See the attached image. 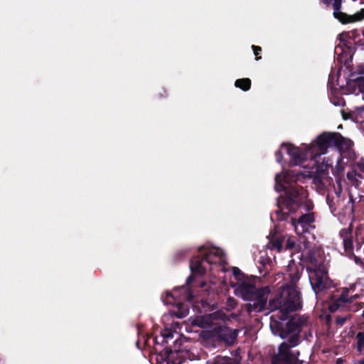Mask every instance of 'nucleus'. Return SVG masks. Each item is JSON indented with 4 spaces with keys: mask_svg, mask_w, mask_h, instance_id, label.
I'll return each mask as SVG.
<instances>
[{
    "mask_svg": "<svg viewBox=\"0 0 364 364\" xmlns=\"http://www.w3.org/2000/svg\"><path fill=\"white\" fill-rule=\"evenodd\" d=\"M349 290L348 288H344L339 295L338 297H336L334 295L331 296L332 302L328 306V309L331 312H335L338 310L341 307L345 306L346 304H350L353 301L354 299L357 298L358 296L355 295L348 297Z\"/></svg>",
    "mask_w": 364,
    "mask_h": 364,
    "instance_id": "obj_12",
    "label": "nucleus"
},
{
    "mask_svg": "<svg viewBox=\"0 0 364 364\" xmlns=\"http://www.w3.org/2000/svg\"><path fill=\"white\" fill-rule=\"evenodd\" d=\"M341 361V359H338V360L336 361V363L337 364H341V363H340Z\"/></svg>",
    "mask_w": 364,
    "mask_h": 364,
    "instance_id": "obj_42",
    "label": "nucleus"
},
{
    "mask_svg": "<svg viewBox=\"0 0 364 364\" xmlns=\"http://www.w3.org/2000/svg\"><path fill=\"white\" fill-rule=\"evenodd\" d=\"M343 142V136L338 132H323L308 147L311 158H316L327 152L332 146H338Z\"/></svg>",
    "mask_w": 364,
    "mask_h": 364,
    "instance_id": "obj_7",
    "label": "nucleus"
},
{
    "mask_svg": "<svg viewBox=\"0 0 364 364\" xmlns=\"http://www.w3.org/2000/svg\"><path fill=\"white\" fill-rule=\"evenodd\" d=\"M351 146H352V141L350 140L346 139V138L343 137V142H341V145L338 146H335V147L337 148L338 149H339L340 151H341V150L348 151V150L350 149Z\"/></svg>",
    "mask_w": 364,
    "mask_h": 364,
    "instance_id": "obj_25",
    "label": "nucleus"
},
{
    "mask_svg": "<svg viewBox=\"0 0 364 364\" xmlns=\"http://www.w3.org/2000/svg\"><path fill=\"white\" fill-rule=\"evenodd\" d=\"M306 259L309 263V265L307 267H320V265H324L323 263H318L315 250H309L307 255Z\"/></svg>",
    "mask_w": 364,
    "mask_h": 364,
    "instance_id": "obj_20",
    "label": "nucleus"
},
{
    "mask_svg": "<svg viewBox=\"0 0 364 364\" xmlns=\"http://www.w3.org/2000/svg\"><path fill=\"white\" fill-rule=\"evenodd\" d=\"M307 197V191L303 186H294L289 187L287 190V198L284 200V209L291 213H295L299 208L304 205L307 213H311V210L314 208V203Z\"/></svg>",
    "mask_w": 364,
    "mask_h": 364,
    "instance_id": "obj_5",
    "label": "nucleus"
},
{
    "mask_svg": "<svg viewBox=\"0 0 364 364\" xmlns=\"http://www.w3.org/2000/svg\"><path fill=\"white\" fill-rule=\"evenodd\" d=\"M241 297L249 302L244 305V309L251 317L257 316L258 313L266 311H274L267 304L269 294L271 292L269 287H257L255 284L242 282L238 287Z\"/></svg>",
    "mask_w": 364,
    "mask_h": 364,
    "instance_id": "obj_2",
    "label": "nucleus"
},
{
    "mask_svg": "<svg viewBox=\"0 0 364 364\" xmlns=\"http://www.w3.org/2000/svg\"><path fill=\"white\" fill-rule=\"evenodd\" d=\"M275 158H276V161L278 162V163H281L282 161V159H283V154H282V152L281 150H277L275 154Z\"/></svg>",
    "mask_w": 364,
    "mask_h": 364,
    "instance_id": "obj_32",
    "label": "nucleus"
},
{
    "mask_svg": "<svg viewBox=\"0 0 364 364\" xmlns=\"http://www.w3.org/2000/svg\"><path fill=\"white\" fill-rule=\"evenodd\" d=\"M206 364H239V362L233 358L217 355L213 359L207 360Z\"/></svg>",
    "mask_w": 364,
    "mask_h": 364,
    "instance_id": "obj_19",
    "label": "nucleus"
},
{
    "mask_svg": "<svg viewBox=\"0 0 364 364\" xmlns=\"http://www.w3.org/2000/svg\"><path fill=\"white\" fill-rule=\"evenodd\" d=\"M295 240L294 239L291 238V237H288V239L287 240V242L285 243V246H284V250H291L294 248L295 247Z\"/></svg>",
    "mask_w": 364,
    "mask_h": 364,
    "instance_id": "obj_27",
    "label": "nucleus"
},
{
    "mask_svg": "<svg viewBox=\"0 0 364 364\" xmlns=\"http://www.w3.org/2000/svg\"><path fill=\"white\" fill-rule=\"evenodd\" d=\"M364 69H360L357 72H351L348 78L347 84L353 82L357 86L360 92H364Z\"/></svg>",
    "mask_w": 364,
    "mask_h": 364,
    "instance_id": "obj_18",
    "label": "nucleus"
},
{
    "mask_svg": "<svg viewBox=\"0 0 364 364\" xmlns=\"http://www.w3.org/2000/svg\"><path fill=\"white\" fill-rule=\"evenodd\" d=\"M338 49H340L341 51H343V49L342 46H337V47L336 48V49H335V52H336V53H338Z\"/></svg>",
    "mask_w": 364,
    "mask_h": 364,
    "instance_id": "obj_38",
    "label": "nucleus"
},
{
    "mask_svg": "<svg viewBox=\"0 0 364 364\" xmlns=\"http://www.w3.org/2000/svg\"><path fill=\"white\" fill-rule=\"evenodd\" d=\"M341 361V359H338V360L336 361V363L337 364H341V363H340Z\"/></svg>",
    "mask_w": 364,
    "mask_h": 364,
    "instance_id": "obj_43",
    "label": "nucleus"
},
{
    "mask_svg": "<svg viewBox=\"0 0 364 364\" xmlns=\"http://www.w3.org/2000/svg\"><path fill=\"white\" fill-rule=\"evenodd\" d=\"M195 286L194 283L177 287L173 289L172 292L168 291L163 301L166 305H173L176 306L173 314L179 318L186 317L189 313V304L194 301V291L192 288Z\"/></svg>",
    "mask_w": 364,
    "mask_h": 364,
    "instance_id": "obj_4",
    "label": "nucleus"
},
{
    "mask_svg": "<svg viewBox=\"0 0 364 364\" xmlns=\"http://www.w3.org/2000/svg\"><path fill=\"white\" fill-rule=\"evenodd\" d=\"M163 92H159V95L160 96V97H166L168 96V93L166 92V90H165L164 89H163Z\"/></svg>",
    "mask_w": 364,
    "mask_h": 364,
    "instance_id": "obj_35",
    "label": "nucleus"
},
{
    "mask_svg": "<svg viewBox=\"0 0 364 364\" xmlns=\"http://www.w3.org/2000/svg\"><path fill=\"white\" fill-rule=\"evenodd\" d=\"M357 350L360 353L364 350V332H358L356 335Z\"/></svg>",
    "mask_w": 364,
    "mask_h": 364,
    "instance_id": "obj_22",
    "label": "nucleus"
},
{
    "mask_svg": "<svg viewBox=\"0 0 364 364\" xmlns=\"http://www.w3.org/2000/svg\"><path fill=\"white\" fill-rule=\"evenodd\" d=\"M232 273L235 277H237L242 274L241 270L238 267H233Z\"/></svg>",
    "mask_w": 364,
    "mask_h": 364,
    "instance_id": "obj_34",
    "label": "nucleus"
},
{
    "mask_svg": "<svg viewBox=\"0 0 364 364\" xmlns=\"http://www.w3.org/2000/svg\"><path fill=\"white\" fill-rule=\"evenodd\" d=\"M309 274V281L312 289L316 294L321 292L330 287L331 281L328 276V271L325 265H320V267H306Z\"/></svg>",
    "mask_w": 364,
    "mask_h": 364,
    "instance_id": "obj_8",
    "label": "nucleus"
},
{
    "mask_svg": "<svg viewBox=\"0 0 364 364\" xmlns=\"http://www.w3.org/2000/svg\"><path fill=\"white\" fill-rule=\"evenodd\" d=\"M291 214L288 210L285 211V209L280 208L274 213L277 220L287 222L298 235L309 232L311 225L315 221L314 213H303L299 218L291 216Z\"/></svg>",
    "mask_w": 364,
    "mask_h": 364,
    "instance_id": "obj_6",
    "label": "nucleus"
},
{
    "mask_svg": "<svg viewBox=\"0 0 364 364\" xmlns=\"http://www.w3.org/2000/svg\"><path fill=\"white\" fill-rule=\"evenodd\" d=\"M343 35H345L348 38H354V32L343 33Z\"/></svg>",
    "mask_w": 364,
    "mask_h": 364,
    "instance_id": "obj_36",
    "label": "nucleus"
},
{
    "mask_svg": "<svg viewBox=\"0 0 364 364\" xmlns=\"http://www.w3.org/2000/svg\"><path fill=\"white\" fill-rule=\"evenodd\" d=\"M348 316H336V323L337 326H342L348 320Z\"/></svg>",
    "mask_w": 364,
    "mask_h": 364,
    "instance_id": "obj_30",
    "label": "nucleus"
},
{
    "mask_svg": "<svg viewBox=\"0 0 364 364\" xmlns=\"http://www.w3.org/2000/svg\"><path fill=\"white\" fill-rule=\"evenodd\" d=\"M304 323V320L300 317L292 318L287 322L285 326L282 323L275 321L271 327L274 333H278L282 338L284 339L290 334L299 333Z\"/></svg>",
    "mask_w": 364,
    "mask_h": 364,
    "instance_id": "obj_10",
    "label": "nucleus"
},
{
    "mask_svg": "<svg viewBox=\"0 0 364 364\" xmlns=\"http://www.w3.org/2000/svg\"><path fill=\"white\" fill-rule=\"evenodd\" d=\"M353 23L360 21L364 19V8L361 9L359 11L352 15Z\"/></svg>",
    "mask_w": 364,
    "mask_h": 364,
    "instance_id": "obj_26",
    "label": "nucleus"
},
{
    "mask_svg": "<svg viewBox=\"0 0 364 364\" xmlns=\"http://www.w3.org/2000/svg\"><path fill=\"white\" fill-rule=\"evenodd\" d=\"M332 102L336 106H344L345 105V100L341 97H335L332 100Z\"/></svg>",
    "mask_w": 364,
    "mask_h": 364,
    "instance_id": "obj_29",
    "label": "nucleus"
},
{
    "mask_svg": "<svg viewBox=\"0 0 364 364\" xmlns=\"http://www.w3.org/2000/svg\"><path fill=\"white\" fill-rule=\"evenodd\" d=\"M181 345L182 341L176 339L173 347L166 346L164 350V355L166 358L171 360L173 364H182L186 358L184 351L180 348Z\"/></svg>",
    "mask_w": 364,
    "mask_h": 364,
    "instance_id": "obj_11",
    "label": "nucleus"
},
{
    "mask_svg": "<svg viewBox=\"0 0 364 364\" xmlns=\"http://www.w3.org/2000/svg\"><path fill=\"white\" fill-rule=\"evenodd\" d=\"M205 337L214 341L225 343L227 346H232L237 340V331L225 326H218L205 332Z\"/></svg>",
    "mask_w": 364,
    "mask_h": 364,
    "instance_id": "obj_9",
    "label": "nucleus"
},
{
    "mask_svg": "<svg viewBox=\"0 0 364 364\" xmlns=\"http://www.w3.org/2000/svg\"><path fill=\"white\" fill-rule=\"evenodd\" d=\"M348 42H346L343 43V46L346 47L347 48L350 49V47L348 46Z\"/></svg>",
    "mask_w": 364,
    "mask_h": 364,
    "instance_id": "obj_39",
    "label": "nucleus"
},
{
    "mask_svg": "<svg viewBox=\"0 0 364 364\" xmlns=\"http://www.w3.org/2000/svg\"><path fill=\"white\" fill-rule=\"evenodd\" d=\"M286 238V235L276 230L271 231L268 236V247L270 250H275L278 252H281L284 249L283 243Z\"/></svg>",
    "mask_w": 364,
    "mask_h": 364,
    "instance_id": "obj_14",
    "label": "nucleus"
},
{
    "mask_svg": "<svg viewBox=\"0 0 364 364\" xmlns=\"http://www.w3.org/2000/svg\"><path fill=\"white\" fill-rule=\"evenodd\" d=\"M199 254L192 257L190 261L191 274L187 278V284L196 282V276H203L207 271V266L216 264L223 258V251L215 247L201 246L198 248Z\"/></svg>",
    "mask_w": 364,
    "mask_h": 364,
    "instance_id": "obj_3",
    "label": "nucleus"
},
{
    "mask_svg": "<svg viewBox=\"0 0 364 364\" xmlns=\"http://www.w3.org/2000/svg\"><path fill=\"white\" fill-rule=\"evenodd\" d=\"M228 306H230L231 309H235V307L237 305L236 301L232 297L228 298Z\"/></svg>",
    "mask_w": 364,
    "mask_h": 364,
    "instance_id": "obj_33",
    "label": "nucleus"
},
{
    "mask_svg": "<svg viewBox=\"0 0 364 364\" xmlns=\"http://www.w3.org/2000/svg\"><path fill=\"white\" fill-rule=\"evenodd\" d=\"M252 82L250 78L237 79L235 82V86L243 91H248L251 87Z\"/></svg>",
    "mask_w": 364,
    "mask_h": 364,
    "instance_id": "obj_21",
    "label": "nucleus"
},
{
    "mask_svg": "<svg viewBox=\"0 0 364 364\" xmlns=\"http://www.w3.org/2000/svg\"><path fill=\"white\" fill-rule=\"evenodd\" d=\"M173 333H174V332L169 329H165L161 333V335L163 337V341H162L163 345H165V346H166V344L168 343L167 339L172 338L173 337Z\"/></svg>",
    "mask_w": 364,
    "mask_h": 364,
    "instance_id": "obj_24",
    "label": "nucleus"
},
{
    "mask_svg": "<svg viewBox=\"0 0 364 364\" xmlns=\"http://www.w3.org/2000/svg\"><path fill=\"white\" fill-rule=\"evenodd\" d=\"M281 147H286L287 154L291 156L294 164H299L304 159L302 151L291 144L282 143Z\"/></svg>",
    "mask_w": 364,
    "mask_h": 364,
    "instance_id": "obj_16",
    "label": "nucleus"
},
{
    "mask_svg": "<svg viewBox=\"0 0 364 364\" xmlns=\"http://www.w3.org/2000/svg\"><path fill=\"white\" fill-rule=\"evenodd\" d=\"M358 364H364V360L362 359L358 362Z\"/></svg>",
    "mask_w": 364,
    "mask_h": 364,
    "instance_id": "obj_40",
    "label": "nucleus"
},
{
    "mask_svg": "<svg viewBox=\"0 0 364 364\" xmlns=\"http://www.w3.org/2000/svg\"><path fill=\"white\" fill-rule=\"evenodd\" d=\"M289 283L279 289L269 299V308L279 310L277 316L282 321L287 319L288 315L302 308L301 292L297 287L300 279V272L297 267L289 269Z\"/></svg>",
    "mask_w": 364,
    "mask_h": 364,
    "instance_id": "obj_1",
    "label": "nucleus"
},
{
    "mask_svg": "<svg viewBox=\"0 0 364 364\" xmlns=\"http://www.w3.org/2000/svg\"><path fill=\"white\" fill-rule=\"evenodd\" d=\"M289 336L287 343L289 346H291V348L297 346L299 340V333H293Z\"/></svg>",
    "mask_w": 364,
    "mask_h": 364,
    "instance_id": "obj_23",
    "label": "nucleus"
},
{
    "mask_svg": "<svg viewBox=\"0 0 364 364\" xmlns=\"http://www.w3.org/2000/svg\"><path fill=\"white\" fill-rule=\"evenodd\" d=\"M252 48L255 55L256 60H260L262 57L259 55L262 52V48L257 46L252 45Z\"/></svg>",
    "mask_w": 364,
    "mask_h": 364,
    "instance_id": "obj_28",
    "label": "nucleus"
},
{
    "mask_svg": "<svg viewBox=\"0 0 364 364\" xmlns=\"http://www.w3.org/2000/svg\"><path fill=\"white\" fill-rule=\"evenodd\" d=\"M343 242L346 250H351L353 248V242L351 240L346 239Z\"/></svg>",
    "mask_w": 364,
    "mask_h": 364,
    "instance_id": "obj_31",
    "label": "nucleus"
},
{
    "mask_svg": "<svg viewBox=\"0 0 364 364\" xmlns=\"http://www.w3.org/2000/svg\"><path fill=\"white\" fill-rule=\"evenodd\" d=\"M358 167L360 171L364 172V164H358Z\"/></svg>",
    "mask_w": 364,
    "mask_h": 364,
    "instance_id": "obj_37",
    "label": "nucleus"
},
{
    "mask_svg": "<svg viewBox=\"0 0 364 364\" xmlns=\"http://www.w3.org/2000/svg\"><path fill=\"white\" fill-rule=\"evenodd\" d=\"M294 186H299V185L296 183H289L287 182V181L285 179L282 180L281 178V176L279 174H277L276 176V177H275V190L277 192L284 191V196L278 200V202H277L278 208H277V209H279V208L284 209V200L287 198V190L289 187Z\"/></svg>",
    "mask_w": 364,
    "mask_h": 364,
    "instance_id": "obj_15",
    "label": "nucleus"
},
{
    "mask_svg": "<svg viewBox=\"0 0 364 364\" xmlns=\"http://www.w3.org/2000/svg\"><path fill=\"white\" fill-rule=\"evenodd\" d=\"M357 176H358L359 178H363V176H362V174H360V173L357 174Z\"/></svg>",
    "mask_w": 364,
    "mask_h": 364,
    "instance_id": "obj_41",
    "label": "nucleus"
},
{
    "mask_svg": "<svg viewBox=\"0 0 364 364\" xmlns=\"http://www.w3.org/2000/svg\"><path fill=\"white\" fill-rule=\"evenodd\" d=\"M332 6L333 9V15L336 19L343 24L353 23L352 15H348L341 11L342 2L340 3V1L337 0L336 4H333Z\"/></svg>",
    "mask_w": 364,
    "mask_h": 364,
    "instance_id": "obj_17",
    "label": "nucleus"
},
{
    "mask_svg": "<svg viewBox=\"0 0 364 364\" xmlns=\"http://www.w3.org/2000/svg\"><path fill=\"white\" fill-rule=\"evenodd\" d=\"M290 348L291 346H289L287 343H282L279 346V352L277 355L272 358V364L291 363L294 356L292 353L290 351Z\"/></svg>",
    "mask_w": 364,
    "mask_h": 364,
    "instance_id": "obj_13",
    "label": "nucleus"
}]
</instances>
